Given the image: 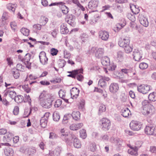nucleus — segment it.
Listing matches in <instances>:
<instances>
[{"instance_id":"obj_1","label":"nucleus","mask_w":156,"mask_h":156,"mask_svg":"<svg viewBox=\"0 0 156 156\" xmlns=\"http://www.w3.org/2000/svg\"><path fill=\"white\" fill-rule=\"evenodd\" d=\"M155 110L154 107L149 104V101L144 100L142 102L140 112L144 115H151L154 113Z\"/></svg>"},{"instance_id":"obj_2","label":"nucleus","mask_w":156,"mask_h":156,"mask_svg":"<svg viewBox=\"0 0 156 156\" xmlns=\"http://www.w3.org/2000/svg\"><path fill=\"white\" fill-rule=\"evenodd\" d=\"M100 124L101 129L104 131H108L110 129L111 123L110 120L105 118H102L100 121Z\"/></svg>"},{"instance_id":"obj_3","label":"nucleus","mask_w":156,"mask_h":156,"mask_svg":"<svg viewBox=\"0 0 156 156\" xmlns=\"http://www.w3.org/2000/svg\"><path fill=\"white\" fill-rule=\"evenodd\" d=\"M129 126L132 130L138 131L142 128V124L139 121L133 120L130 123Z\"/></svg>"},{"instance_id":"obj_4","label":"nucleus","mask_w":156,"mask_h":156,"mask_svg":"<svg viewBox=\"0 0 156 156\" xmlns=\"http://www.w3.org/2000/svg\"><path fill=\"white\" fill-rule=\"evenodd\" d=\"M98 1L97 0H91L88 3V7L91 10V12L97 11L96 10L98 6Z\"/></svg>"},{"instance_id":"obj_5","label":"nucleus","mask_w":156,"mask_h":156,"mask_svg":"<svg viewBox=\"0 0 156 156\" xmlns=\"http://www.w3.org/2000/svg\"><path fill=\"white\" fill-rule=\"evenodd\" d=\"M142 51L139 50L137 49H134L133 54V58L135 61H139L142 58Z\"/></svg>"},{"instance_id":"obj_6","label":"nucleus","mask_w":156,"mask_h":156,"mask_svg":"<svg viewBox=\"0 0 156 156\" xmlns=\"http://www.w3.org/2000/svg\"><path fill=\"white\" fill-rule=\"evenodd\" d=\"M21 151L29 155H32L36 152V150L34 148H31L23 147L21 149Z\"/></svg>"},{"instance_id":"obj_7","label":"nucleus","mask_w":156,"mask_h":156,"mask_svg":"<svg viewBox=\"0 0 156 156\" xmlns=\"http://www.w3.org/2000/svg\"><path fill=\"white\" fill-rule=\"evenodd\" d=\"M150 89V86L147 85H142L137 87L138 91L144 94L147 93Z\"/></svg>"},{"instance_id":"obj_8","label":"nucleus","mask_w":156,"mask_h":156,"mask_svg":"<svg viewBox=\"0 0 156 156\" xmlns=\"http://www.w3.org/2000/svg\"><path fill=\"white\" fill-rule=\"evenodd\" d=\"M130 40L129 38L128 37H125L122 40V39L118 41L119 45L122 48H124L126 45L129 44Z\"/></svg>"},{"instance_id":"obj_9","label":"nucleus","mask_w":156,"mask_h":156,"mask_svg":"<svg viewBox=\"0 0 156 156\" xmlns=\"http://www.w3.org/2000/svg\"><path fill=\"white\" fill-rule=\"evenodd\" d=\"M99 38L104 41H107L109 37L108 32L105 31H100L99 32Z\"/></svg>"},{"instance_id":"obj_10","label":"nucleus","mask_w":156,"mask_h":156,"mask_svg":"<svg viewBox=\"0 0 156 156\" xmlns=\"http://www.w3.org/2000/svg\"><path fill=\"white\" fill-rule=\"evenodd\" d=\"M155 128L151 125L146 126L144 129L145 133L147 135H152L153 134Z\"/></svg>"},{"instance_id":"obj_11","label":"nucleus","mask_w":156,"mask_h":156,"mask_svg":"<svg viewBox=\"0 0 156 156\" xmlns=\"http://www.w3.org/2000/svg\"><path fill=\"white\" fill-rule=\"evenodd\" d=\"M49 116L48 114L46 113L44 115V116L41 118L40 120V125L41 127L45 128L47 126L48 117Z\"/></svg>"},{"instance_id":"obj_12","label":"nucleus","mask_w":156,"mask_h":156,"mask_svg":"<svg viewBox=\"0 0 156 156\" xmlns=\"http://www.w3.org/2000/svg\"><path fill=\"white\" fill-rule=\"evenodd\" d=\"M75 137V136L74 134H67L64 138L62 139L67 144H70L72 143L73 139Z\"/></svg>"},{"instance_id":"obj_13","label":"nucleus","mask_w":156,"mask_h":156,"mask_svg":"<svg viewBox=\"0 0 156 156\" xmlns=\"http://www.w3.org/2000/svg\"><path fill=\"white\" fill-rule=\"evenodd\" d=\"M109 78L108 77L101 76V79L99 81L98 86L102 87L105 86L107 84L106 82L109 81Z\"/></svg>"},{"instance_id":"obj_14","label":"nucleus","mask_w":156,"mask_h":156,"mask_svg":"<svg viewBox=\"0 0 156 156\" xmlns=\"http://www.w3.org/2000/svg\"><path fill=\"white\" fill-rule=\"evenodd\" d=\"M48 58L46 57L45 52L42 51L40 53V62L43 65H45L47 63Z\"/></svg>"},{"instance_id":"obj_15","label":"nucleus","mask_w":156,"mask_h":156,"mask_svg":"<svg viewBox=\"0 0 156 156\" xmlns=\"http://www.w3.org/2000/svg\"><path fill=\"white\" fill-rule=\"evenodd\" d=\"M138 19L140 23L144 26L147 27L148 25V22L147 19L144 17L142 14H139Z\"/></svg>"},{"instance_id":"obj_16","label":"nucleus","mask_w":156,"mask_h":156,"mask_svg":"<svg viewBox=\"0 0 156 156\" xmlns=\"http://www.w3.org/2000/svg\"><path fill=\"white\" fill-rule=\"evenodd\" d=\"M30 54L29 53L26 54L24 58H22L23 62L26 65L27 67L29 69L30 68L31 63L29 62L30 58Z\"/></svg>"},{"instance_id":"obj_17","label":"nucleus","mask_w":156,"mask_h":156,"mask_svg":"<svg viewBox=\"0 0 156 156\" xmlns=\"http://www.w3.org/2000/svg\"><path fill=\"white\" fill-rule=\"evenodd\" d=\"M51 100H46L43 99L41 102H40L41 105L45 108H50L52 105V102Z\"/></svg>"},{"instance_id":"obj_18","label":"nucleus","mask_w":156,"mask_h":156,"mask_svg":"<svg viewBox=\"0 0 156 156\" xmlns=\"http://www.w3.org/2000/svg\"><path fill=\"white\" fill-rule=\"evenodd\" d=\"M119 89V85L117 83H111L109 87L110 91L112 93L115 94Z\"/></svg>"},{"instance_id":"obj_19","label":"nucleus","mask_w":156,"mask_h":156,"mask_svg":"<svg viewBox=\"0 0 156 156\" xmlns=\"http://www.w3.org/2000/svg\"><path fill=\"white\" fill-rule=\"evenodd\" d=\"M80 90L76 87H73L70 90L71 97L73 99H76L78 97Z\"/></svg>"},{"instance_id":"obj_20","label":"nucleus","mask_w":156,"mask_h":156,"mask_svg":"<svg viewBox=\"0 0 156 156\" xmlns=\"http://www.w3.org/2000/svg\"><path fill=\"white\" fill-rule=\"evenodd\" d=\"M83 126V124L82 123L73 124L70 126L69 129L72 130H76L80 129Z\"/></svg>"},{"instance_id":"obj_21","label":"nucleus","mask_w":156,"mask_h":156,"mask_svg":"<svg viewBox=\"0 0 156 156\" xmlns=\"http://www.w3.org/2000/svg\"><path fill=\"white\" fill-rule=\"evenodd\" d=\"M121 115L125 118L128 117L129 115H131L130 111L128 108H123L121 111Z\"/></svg>"},{"instance_id":"obj_22","label":"nucleus","mask_w":156,"mask_h":156,"mask_svg":"<svg viewBox=\"0 0 156 156\" xmlns=\"http://www.w3.org/2000/svg\"><path fill=\"white\" fill-rule=\"evenodd\" d=\"M130 149L128 151V152L131 155L137 156L138 154L137 151L138 148L137 147L135 146L134 147H131Z\"/></svg>"},{"instance_id":"obj_23","label":"nucleus","mask_w":156,"mask_h":156,"mask_svg":"<svg viewBox=\"0 0 156 156\" xmlns=\"http://www.w3.org/2000/svg\"><path fill=\"white\" fill-rule=\"evenodd\" d=\"M61 33L63 34H66L69 32L66 24L62 23L60 26Z\"/></svg>"},{"instance_id":"obj_24","label":"nucleus","mask_w":156,"mask_h":156,"mask_svg":"<svg viewBox=\"0 0 156 156\" xmlns=\"http://www.w3.org/2000/svg\"><path fill=\"white\" fill-rule=\"evenodd\" d=\"M4 153L6 156H12L14 151L11 148L7 147L4 149Z\"/></svg>"},{"instance_id":"obj_25","label":"nucleus","mask_w":156,"mask_h":156,"mask_svg":"<svg viewBox=\"0 0 156 156\" xmlns=\"http://www.w3.org/2000/svg\"><path fill=\"white\" fill-rule=\"evenodd\" d=\"M83 69L81 68L76 69V72H73L71 74H70L67 75V76L69 77H71L74 79H76V76L77 74L80 73H83Z\"/></svg>"},{"instance_id":"obj_26","label":"nucleus","mask_w":156,"mask_h":156,"mask_svg":"<svg viewBox=\"0 0 156 156\" xmlns=\"http://www.w3.org/2000/svg\"><path fill=\"white\" fill-rule=\"evenodd\" d=\"M104 51V50L102 48H98L95 52V56L98 58H100L103 55Z\"/></svg>"},{"instance_id":"obj_27","label":"nucleus","mask_w":156,"mask_h":156,"mask_svg":"<svg viewBox=\"0 0 156 156\" xmlns=\"http://www.w3.org/2000/svg\"><path fill=\"white\" fill-rule=\"evenodd\" d=\"M101 63L105 66H109L110 64V59L107 56L103 57L101 60Z\"/></svg>"},{"instance_id":"obj_28","label":"nucleus","mask_w":156,"mask_h":156,"mask_svg":"<svg viewBox=\"0 0 156 156\" xmlns=\"http://www.w3.org/2000/svg\"><path fill=\"white\" fill-rule=\"evenodd\" d=\"M48 20V18L45 17L44 16H41V19L40 20V30H41L40 26H44L45 25Z\"/></svg>"},{"instance_id":"obj_29","label":"nucleus","mask_w":156,"mask_h":156,"mask_svg":"<svg viewBox=\"0 0 156 156\" xmlns=\"http://www.w3.org/2000/svg\"><path fill=\"white\" fill-rule=\"evenodd\" d=\"M117 60L120 62L122 61L123 59V52L119 51L117 53Z\"/></svg>"},{"instance_id":"obj_30","label":"nucleus","mask_w":156,"mask_h":156,"mask_svg":"<svg viewBox=\"0 0 156 156\" xmlns=\"http://www.w3.org/2000/svg\"><path fill=\"white\" fill-rule=\"evenodd\" d=\"M73 146L75 148H80L81 145L79 140L77 138L75 137L73 140Z\"/></svg>"},{"instance_id":"obj_31","label":"nucleus","mask_w":156,"mask_h":156,"mask_svg":"<svg viewBox=\"0 0 156 156\" xmlns=\"http://www.w3.org/2000/svg\"><path fill=\"white\" fill-rule=\"evenodd\" d=\"M80 112L79 111L73 112L72 114L73 119L75 120H78L80 119Z\"/></svg>"},{"instance_id":"obj_32","label":"nucleus","mask_w":156,"mask_h":156,"mask_svg":"<svg viewBox=\"0 0 156 156\" xmlns=\"http://www.w3.org/2000/svg\"><path fill=\"white\" fill-rule=\"evenodd\" d=\"M7 93H9V96L12 99H13L15 98L16 95V92L15 91H10L9 90H7L5 94V95H7Z\"/></svg>"},{"instance_id":"obj_33","label":"nucleus","mask_w":156,"mask_h":156,"mask_svg":"<svg viewBox=\"0 0 156 156\" xmlns=\"http://www.w3.org/2000/svg\"><path fill=\"white\" fill-rule=\"evenodd\" d=\"M14 99L16 103H20L24 101V97L21 95H18L17 96H16Z\"/></svg>"},{"instance_id":"obj_34","label":"nucleus","mask_w":156,"mask_h":156,"mask_svg":"<svg viewBox=\"0 0 156 156\" xmlns=\"http://www.w3.org/2000/svg\"><path fill=\"white\" fill-rule=\"evenodd\" d=\"M24 102H28L30 105H31V100L29 95L24 94Z\"/></svg>"},{"instance_id":"obj_35","label":"nucleus","mask_w":156,"mask_h":156,"mask_svg":"<svg viewBox=\"0 0 156 156\" xmlns=\"http://www.w3.org/2000/svg\"><path fill=\"white\" fill-rule=\"evenodd\" d=\"M148 99L150 101H156V93L153 92L149 94L148 95Z\"/></svg>"},{"instance_id":"obj_36","label":"nucleus","mask_w":156,"mask_h":156,"mask_svg":"<svg viewBox=\"0 0 156 156\" xmlns=\"http://www.w3.org/2000/svg\"><path fill=\"white\" fill-rule=\"evenodd\" d=\"M112 142L113 143H114L115 145L118 146L121 145L122 143V140L118 138H115L113 139V140H112Z\"/></svg>"},{"instance_id":"obj_37","label":"nucleus","mask_w":156,"mask_h":156,"mask_svg":"<svg viewBox=\"0 0 156 156\" xmlns=\"http://www.w3.org/2000/svg\"><path fill=\"white\" fill-rule=\"evenodd\" d=\"M123 48H124L125 51L127 53H129L131 52L133 48V46L130 45L129 44L125 46Z\"/></svg>"},{"instance_id":"obj_38","label":"nucleus","mask_w":156,"mask_h":156,"mask_svg":"<svg viewBox=\"0 0 156 156\" xmlns=\"http://www.w3.org/2000/svg\"><path fill=\"white\" fill-rule=\"evenodd\" d=\"M130 9L132 12L135 14H138L140 12V9L138 8H136V5H132L130 6Z\"/></svg>"},{"instance_id":"obj_39","label":"nucleus","mask_w":156,"mask_h":156,"mask_svg":"<svg viewBox=\"0 0 156 156\" xmlns=\"http://www.w3.org/2000/svg\"><path fill=\"white\" fill-rule=\"evenodd\" d=\"M20 32L24 35L28 36L29 35L30 31L27 28L23 27L21 29Z\"/></svg>"},{"instance_id":"obj_40","label":"nucleus","mask_w":156,"mask_h":156,"mask_svg":"<svg viewBox=\"0 0 156 156\" xmlns=\"http://www.w3.org/2000/svg\"><path fill=\"white\" fill-rule=\"evenodd\" d=\"M16 5L9 3L7 5V8L9 10H11L12 12H14L16 7Z\"/></svg>"},{"instance_id":"obj_41","label":"nucleus","mask_w":156,"mask_h":156,"mask_svg":"<svg viewBox=\"0 0 156 156\" xmlns=\"http://www.w3.org/2000/svg\"><path fill=\"white\" fill-rule=\"evenodd\" d=\"M53 118L54 121H58L60 119L59 114L57 112H54L53 114Z\"/></svg>"},{"instance_id":"obj_42","label":"nucleus","mask_w":156,"mask_h":156,"mask_svg":"<svg viewBox=\"0 0 156 156\" xmlns=\"http://www.w3.org/2000/svg\"><path fill=\"white\" fill-rule=\"evenodd\" d=\"M80 136L83 139H85L87 137L86 130L84 129H82L80 131Z\"/></svg>"},{"instance_id":"obj_43","label":"nucleus","mask_w":156,"mask_h":156,"mask_svg":"<svg viewBox=\"0 0 156 156\" xmlns=\"http://www.w3.org/2000/svg\"><path fill=\"white\" fill-rule=\"evenodd\" d=\"M67 134H68L67 132H66V130L64 128L61 129L59 133L61 138L62 139L64 138V137L67 135Z\"/></svg>"},{"instance_id":"obj_44","label":"nucleus","mask_w":156,"mask_h":156,"mask_svg":"<svg viewBox=\"0 0 156 156\" xmlns=\"http://www.w3.org/2000/svg\"><path fill=\"white\" fill-rule=\"evenodd\" d=\"M25 66H23L20 63L18 64L16 66V70H17L18 71L23 72L24 70Z\"/></svg>"},{"instance_id":"obj_45","label":"nucleus","mask_w":156,"mask_h":156,"mask_svg":"<svg viewBox=\"0 0 156 156\" xmlns=\"http://www.w3.org/2000/svg\"><path fill=\"white\" fill-rule=\"evenodd\" d=\"M46 92L45 91H44L41 93L40 95V101L41 102L43 100V99H45L46 98Z\"/></svg>"},{"instance_id":"obj_46","label":"nucleus","mask_w":156,"mask_h":156,"mask_svg":"<svg viewBox=\"0 0 156 156\" xmlns=\"http://www.w3.org/2000/svg\"><path fill=\"white\" fill-rule=\"evenodd\" d=\"M106 107L104 105L101 104L100 105L99 108V113L100 114L106 111Z\"/></svg>"},{"instance_id":"obj_47","label":"nucleus","mask_w":156,"mask_h":156,"mask_svg":"<svg viewBox=\"0 0 156 156\" xmlns=\"http://www.w3.org/2000/svg\"><path fill=\"white\" fill-rule=\"evenodd\" d=\"M58 137V136L55 133L53 132L49 133V139H55Z\"/></svg>"},{"instance_id":"obj_48","label":"nucleus","mask_w":156,"mask_h":156,"mask_svg":"<svg viewBox=\"0 0 156 156\" xmlns=\"http://www.w3.org/2000/svg\"><path fill=\"white\" fill-rule=\"evenodd\" d=\"M128 75L132 76L136 74V73L132 68L127 69Z\"/></svg>"},{"instance_id":"obj_49","label":"nucleus","mask_w":156,"mask_h":156,"mask_svg":"<svg viewBox=\"0 0 156 156\" xmlns=\"http://www.w3.org/2000/svg\"><path fill=\"white\" fill-rule=\"evenodd\" d=\"M32 109L31 108H30V111L29 112V110L28 109H25L24 113L23 114V117L24 118L27 117L31 113Z\"/></svg>"},{"instance_id":"obj_50","label":"nucleus","mask_w":156,"mask_h":156,"mask_svg":"<svg viewBox=\"0 0 156 156\" xmlns=\"http://www.w3.org/2000/svg\"><path fill=\"white\" fill-rule=\"evenodd\" d=\"M148 67V64L145 62H141L139 66L140 68L142 69H146Z\"/></svg>"},{"instance_id":"obj_51","label":"nucleus","mask_w":156,"mask_h":156,"mask_svg":"<svg viewBox=\"0 0 156 156\" xmlns=\"http://www.w3.org/2000/svg\"><path fill=\"white\" fill-rule=\"evenodd\" d=\"M89 148L90 150L92 152H94L96 150V146L95 143H92L90 145Z\"/></svg>"},{"instance_id":"obj_52","label":"nucleus","mask_w":156,"mask_h":156,"mask_svg":"<svg viewBox=\"0 0 156 156\" xmlns=\"http://www.w3.org/2000/svg\"><path fill=\"white\" fill-rule=\"evenodd\" d=\"M13 76L14 78L16 79L18 78L20 76V73L17 70H15L12 72Z\"/></svg>"},{"instance_id":"obj_53","label":"nucleus","mask_w":156,"mask_h":156,"mask_svg":"<svg viewBox=\"0 0 156 156\" xmlns=\"http://www.w3.org/2000/svg\"><path fill=\"white\" fill-rule=\"evenodd\" d=\"M62 9L63 13L65 14H67L69 12V8L65 5H62Z\"/></svg>"},{"instance_id":"obj_54","label":"nucleus","mask_w":156,"mask_h":156,"mask_svg":"<svg viewBox=\"0 0 156 156\" xmlns=\"http://www.w3.org/2000/svg\"><path fill=\"white\" fill-rule=\"evenodd\" d=\"M8 15V13L6 12H4L3 14V15L2 16V23L3 25H4V23L5 22V21L7 20V16Z\"/></svg>"},{"instance_id":"obj_55","label":"nucleus","mask_w":156,"mask_h":156,"mask_svg":"<svg viewBox=\"0 0 156 156\" xmlns=\"http://www.w3.org/2000/svg\"><path fill=\"white\" fill-rule=\"evenodd\" d=\"M62 104V101L60 99L57 100L55 102L54 106L55 108H58Z\"/></svg>"},{"instance_id":"obj_56","label":"nucleus","mask_w":156,"mask_h":156,"mask_svg":"<svg viewBox=\"0 0 156 156\" xmlns=\"http://www.w3.org/2000/svg\"><path fill=\"white\" fill-rule=\"evenodd\" d=\"M60 63H59V66L60 68L63 67L66 64V62L64 60L61 59L59 60Z\"/></svg>"},{"instance_id":"obj_57","label":"nucleus","mask_w":156,"mask_h":156,"mask_svg":"<svg viewBox=\"0 0 156 156\" xmlns=\"http://www.w3.org/2000/svg\"><path fill=\"white\" fill-rule=\"evenodd\" d=\"M62 148L60 147H57L55 149V154L56 155L58 156L60 155L61 152Z\"/></svg>"},{"instance_id":"obj_58","label":"nucleus","mask_w":156,"mask_h":156,"mask_svg":"<svg viewBox=\"0 0 156 156\" xmlns=\"http://www.w3.org/2000/svg\"><path fill=\"white\" fill-rule=\"evenodd\" d=\"M51 54L52 56L56 55H57L58 51V50L55 48H52L50 50Z\"/></svg>"},{"instance_id":"obj_59","label":"nucleus","mask_w":156,"mask_h":156,"mask_svg":"<svg viewBox=\"0 0 156 156\" xmlns=\"http://www.w3.org/2000/svg\"><path fill=\"white\" fill-rule=\"evenodd\" d=\"M10 27L12 29L15 31L17 27L16 23L15 22H12L10 23Z\"/></svg>"},{"instance_id":"obj_60","label":"nucleus","mask_w":156,"mask_h":156,"mask_svg":"<svg viewBox=\"0 0 156 156\" xmlns=\"http://www.w3.org/2000/svg\"><path fill=\"white\" fill-rule=\"evenodd\" d=\"M58 94L60 98H63L65 97V92L62 90H60L58 92Z\"/></svg>"},{"instance_id":"obj_61","label":"nucleus","mask_w":156,"mask_h":156,"mask_svg":"<svg viewBox=\"0 0 156 156\" xmlns=\"http://www.w3.org/2000/svg\"><path fill=\"white\" fill-rule=\"evenodd\" d=\"M114 9L119 12H121L122 11L123 8L122 7L117 5L114 8Z\"/></svg>"},{"instance_id":"obj_62","label":"nucleus","mask_w":156,"mask_h":156,"mask_svg":"<svg viewBox=\"0 0 156 156\" xmlns=\"http://www.w3.org/2000/svg\"><path fill=\"white\" fill-rule=\"evenodd\" d=\"M22 87L24 90L27 93H29L30 90V88L27 85H23Z\"/></svg>"},{"instance_id":"obj_63","label":"nucleus","mask_w":156,"mask_h":156,"mask_svg":"<svg viewBox=\"0 0 156 156\" xmlns=\"http://www.w3.org/2000/svg\"><path fill=\"white\" fill-rule=\"evenodd\" d=\"M19 112V108L17 106L15 107L13 111V114L15 115H16L18 114Z\"/></svg>"},{"instance_id":"obj_64","label":"nucleus","mask_w":156,"mask_h":156,"mask_svg":"<svg viewBox=\"0 0 156 156\" xmlns=\"http://www.w3.org/2000/svg\"><path fill=\"white\" fill-rule=\"evenodd\" d=\"M76 78L77 80L80 81H82L83 79V76L82 75L79 74L76 75Z\"/></svg>"}]
</instances>
